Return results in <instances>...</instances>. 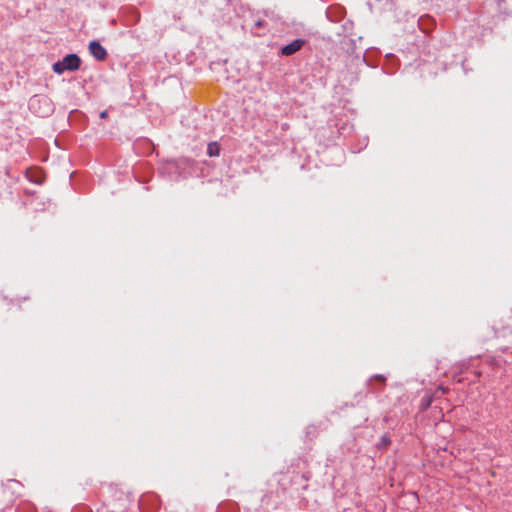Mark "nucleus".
Wrapping results in <instances>:
<instances>
[{
  "label": "nucleus",
  "instance_id": "nucleus-1",
  "mask_svg": "<svg viewBox=\"0 0 512 512\" xmlns=\"http://www.w3.org/2000/svg\"><path fill=\"white\" fill-rule=\"evenodd\" d=\"M81 64L80 58L76 54L66 55L62 61L53 64L52 69L56 74H62L64 71H76Z\"/></svg>",
  "mask_w": 512,
  "mask_h": 512
},
{
  "label": "nucleus",
  "instance_id": "nucleus-6",
  "mask_svg": "<svg viewBox=\"0 0 512 512\" xmlns=\"http://www.w3.org/2000/svg\"><path fill=\"white\" fill-rule=\"evenodd\" d=\"M264 24H265V22H264V21H262V20H259V21H256V22H255V26H256L257 28H261V27H263V26H264Z\"/></svg>",
  "mask_w": 512,
  "mask_h": 512
},
{
  "label": "nucleus",
  "instance_id": "nucleus-4",
  "mask_svg": "<svg viewBox=\"0 0 512 512\" xmlns=\"http://www.w3.org/2000/svg\"><path fill=\"white\" fill-rule=\"evenodd\" d=\"M220 152V148L217 142H212L208 144L207 154L210 157L218 156Z\"/></svg>",
  "mask_w": 512,
  "mask_h": 512
},
{
  "label": "nucleus",
  "instance_id": "nucleus-2",
  "mask_svg": "<svg viewBox=\"0 0 512 512\" xmlns=\"http://www.w3.org/2000/svg\"><path fill=\"white\" fill-rule=\"evenodd\" d=\"M304 45V40L302 39H296L292 41L291 43L285 45L281 49V54L284 56H291L297 51H299Z\"/></svg>",
  "mask_w": 512,
  "mask_h": 512
},
{
  "label": "nucleus",
  "instance_id": "nucleus-7",
  "mask_svg": "<svg viewBox=\"0 0 512 512\" xmlns=\"http://www.w3.org/2000/svg\"><path fill=\"white\" fill-rule=\"evenodd\" d=\"M107 116H108V112H107L106 110H104V111H102V112L100 113V118H103V119H104V118H107Z\"/></svg>",
  "mask_w": 512,
  "mask_h": 512
},
{
  "label": "nucleus",
  "instance_id": "nucleus-8",
  "mask_svg": "<svg viewBox=\"0 0 512 512\" xmlns=\"http://www.w3.org/2000/svg\"><path fill=\"white\" fill-rule=\"evenodd\" d=\"M375 378L380 380V381H384L385 380L382 375H376Z\"/></svg>",
  "mask_w": 512,
  "mask_h": 512
},
{
  "label": "nucleus",
  "instance_id": "nucleus-3",
  "mask_svg": "<svg viewBox=\"0 0 512 512\" xmlns=\"http://www.w3.org/2000/svg\"><path fill=\"white\" fill-rule=\"evenodd\" d=\"M91 54L98 60H104L107 56L105 48L97 41H91L89 44Z\"/></svg>",
  "mask_w": 512,
  "mask_h": 512
},
{
  "label": "nucleus",
  "instance_id": "nucleus-5",
  "mask_svg": "<svg viewBox=\"0 0 512 512\" xmlns=\"http://www.w3.org/2000/svg\"><path fill=\"white\" fill-rule=\"evenodd\" d=\"M390 444V439L387 438L386 436L382 437L381 439V442H380V445L384 448L388 447Z\"/></svg>",
  "mask_w": 512,
  "mask_h": 512
}]
</instances>
